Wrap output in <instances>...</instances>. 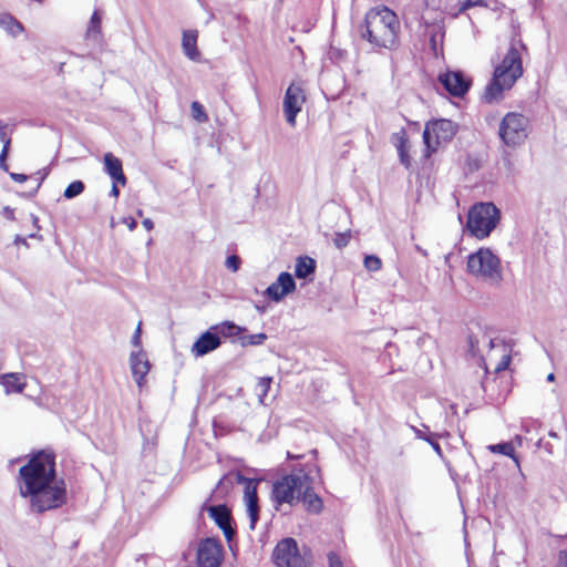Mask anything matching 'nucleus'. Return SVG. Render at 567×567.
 I'll list each match as a JSON object with an SVG mask.
<instances>
[{"mask_svg": "<svg viewBox=\"0 0 567 567\" xmlns=\"http://www.w3.org/2000/svg\"><path fill=\"white\" fill-rule=\"evenodd\" d=\"M212 330H214L217 336L221 334L223 337H237L241 334L246 329L235 324L233 321H224L221 323L212 326Z\"/></svg>", "mask_w": 567, "mask_h": 567, "instance_id": "nucleus-25", "label": "nucleus"}, {"mask_svg": "<svg viewBox=\"0 0 567 567\" xmlns=\"http://www.w3.org/2000/svg\"><path fill=\"white\" fill-rule=\"evenodd\" d=\"M517 45L524 48L520 42L512 43L503 61L495 68L493 79L484 92L487 103L499 101L505 90H509L523 74L522 56Z\"/></svg>", "mask_w": 567, "mask_h": 567, "instance_id": "nucleus-3", "label": "nucleus"}, {"mask_svg": "<svg viewBox=\"0 0 567 567\" xmlns=\"http://www.w3.org/2000/svg\"><path fill=\"white\" fill-rule=\"evenodd\" d=\"M306 102V94L300 83L292 82L286 90L284 97V114L290 126L296 125V117Z\"/></svg>", "mask_w": 567, "mask_h": 567, "instance_id": "nucleus-10", "label": "nucleus"}, {"mask_svg": "<svg viewBox=\"0 0 567 567\" xmlns=\"http://www.w3.org/2000/svg\"><path fill=\"white\" fill-rule=\"evenodd\" d=\"M364 267L369 271H378L382 267L381 259L375 255H368L364 257Z\"/></svg>", "mask_w": 567, "mask_h": 567, "instance_id": "nucleus-31", "label": "nucleus"}, {"mask_svg": "<svg viewBox=\"0 0 567 567\" xmlns=\"http://www.w3.org/2000/svg\"><path fill=\"white\" fill-rule=\"evenodd\" d=\"M287 455H288L289 458H301V455H293V454H291L289 452H288Z\"/></svg>", "mask_w": 567, "mask_h": 567, "instance_id": "nucleus-54", "label": "nucleus"}, {"mask_svg": "<svg viewBox=\"0 0 567 567\" xmlns=\"http://www.w3.org/2000/svg\"><path fill=\"white\" fill-rule=\"evenodd\" d=\"M3 214H4V216H6L8 219H11V220H13V219H14V212H13V209H12V208H10V207H8V206H7V207H4V208H3Z\"/></svg>", "mask_w": 567, "mask_h": 567, "instance_id": "nucleus-46", "label": "nucleus"}, {"mask_svg": "<svg viewBox=\"0 0 567 567\" xmlns=\"http://www.w3.org/2000/svg\"><path fill=\"white\" fill-rule=\"evenodd\" d=\"M271 382H272V378H270V377H262V378L258 379V382L256 385V393H257L259 403L264 404L265 398L268 394Z\"/></svg>", "mask_w": 567, "mask_h": 567, "instance_id": "nucleus-29", "label": "nucleus"}, {"mask_svg": "<svg viewBox=\"0 0 567 567\" xmlns=\"http://www.w3.org/2000/svg\"><path fill=\"white\" fill-rule=\"evenodd\" d=\"M504 163H505V166L507 169H511L512 168V162L509 158L505 157L504 158Z\"/></svg>", "mask_w": 567, "mask_h": 567, "instance_id": "nucleus-51", "label": "nucleus"}, {"mask_svg": "<svg viewBox=\"0 0 567 567\" xmlns=\"http://www.w3.org/2000/svg\"><path fill=\"white\" fill-rule=\"evenodd\" d=\"M296 289V281L291 274L284 271L280 272L277 280L272 282L265 291L264 295L275 301H281L287 295L293 292Z\"/></svg>", "mask_w": 567, "mask_h": 567, "instance_id": "nucleus-15", "label": "nucleus"}, {"mask_svg": "<svg viewBox=\"0 0 567 567\" xmlns=\"http://www.w3.org/2000/svg\"><path fill=\"white\" fill-rule=\"evenodd\" d=\"M329 567H343L341 558L333 551L328 554Z\"/></svg>", "mask_w": 567, "mask_h": 567, "instance_id": "nucleus-38", "label": "nucleus"}, {"mask_svg": "<svg viewBox=\"0 0 567 567\" xmlns=\"http://www.w3.org/2000/svg\"><path fill=\"white\" fill-rule=\"evenodd\" d=\"M316 270L315 259L308 256H300L296 260L295 275L297 278L306 279Z\"/></svg>", "mask_w": 567, "mask_h": 567, "instance_id": "nucleus-23", "label": "nucleus"}, {"mask_svg": "<svg viewBox=\"0 0 567 567\" xmlns=\"http://www.w3.org/2000/svg\"><path fill=\"white\" fill-rule=\"evenodd\" d=\"M130 368L137 386L142 389L144 385L145 377L151 369V363L143 350L131 352Z\"/></svg>", "mask_w": 567, "mask_h": 567, "instance_id": "nucleus-16", "label": "nucleus"}, {"mask_svg": "<svg viewBox=\"0 0 567 567\" xmlns=\"http://www.w3.org/2000/svg\"><path fill=\"white\" fill-rule=\"evenodd\" d=\"M10 177H11V179H13L17 183H23L29 178L28 175L19 174V173H10Z\"/></svg>", "mask_w": 567, "mask_h": 567, "instance_id": "nucleus-43", "label": "nucleus"}, {"mask_svg": "<svg viewBox=\"0 0 567 567\" xmlns=\"http://www.w3.org/2000/svg\"><path fill=\"white\" fill-rule=\"evenodd\" d=\"M225 264L228 269L236 272L240 267L241 260L238 256L231 255V256L227 257Z\"/></svg>", "mask_w": 567, "mask_h": 567, "instance_id": "nucleus-36", "label": "nucleus"}, {"mask_svg": "<svg viewBox=\"0 0 567 567\" xmlns=\"http://www.w3.org/2000/svg\"><path fill=\"white\" fill-rule=\"evenodd\" d=\"M351 238V231L347 230L344 233H337L333 238V244L338 249L344 248Z\"/></svg>", "mask_w": 567, "mask_h": 567, "instance_id": "nucleus-33", "label": "nucleus"}, {"mask_svg": "<svg viewBox=\"0 0 567 567\" xmlns=\"http://www.w3.org/2000/svg\"><path fill=\"white\" fill-rule=\"evenodd\" d=\"M140 334H141V324L137 326L136 331H135L134 336L132 337V343L135 347H140L141 346V337H140Z\"/></svg>", "mask_w": 567, "mask_h": 567, "instance_id": "nucleus-44", "label": "nucleus"}, {"mask_svg": "<svg viewBox=\"0 0 567 567\" xmlns=\"http://www.w3.org/2000/svg\"><path fill=\"white\" fill-rule=\"evenodd\" d=\"M85 189V185L82 181H74L68 185L65 188L63 196L66 199H73L74 197L81 195Z\"/></svg>", "mask_w": 567, "mask_h": 567, "instance_id": "nucleus-30", "label": "nucleus"}, {"mask_svg": "<svg viewBox=\"0 0 567 567\" xmlns=\"http://www.w3.org/2000/svg\"><path fill=\"white\" fill-rule=\"evenodd\" d=\"M47 175H48V172H44V173L38 172L32 176L38 182L37 186H35V190H38V188L40 187L42 182L45 179Z\"/></svg>", "mask_w": 567, "mask_h": 567, "instance_id": "nucleus-42", "label": "nucleus"}, {"mask_svg": "<svg viewBox=\"0 0 567 567\" xmlns=\"http://www.w3.org/2000/svg\"><path fill=\"white\" fill-rule=\"evenodd\" d=\"M400 22L386 7L373 8L365 13L360 34L374 47L391 49L396 43Z\"/></svg>", "mask_w": 567, "mask_h": 567, "instance_id": "nucleus-2", "label": "nucleus"}, {"mask_svg": "<svg viewBox=\"0 0 567 567\" xmlns=\"http://www.w3.org/2000/svg\"><path fill=\"white\" fill-rule=\"evenodd\" d=\"M29 237H30V238H35V237H37V235H35V234H30V235H29Z\"/></svg>", "mask_w": 567, "mask_h": 567, "instance_id": "nucleus-57", "label": "nucleus"}, {"mask_svg": "<svg viewBox=\"0 0 567 567\" xmlns=\"http://www.w3.org/2000/svg\"><path fill=\"white\" fill-rule=\"evenodd\" d=\"M470 347H471V351L475 352V344H474V340L472 338L470 339Z\"/></svg>", "mask_w": 567, "mask_h": 567, "instance_id": "nucleus-53", "label": "nucleus"}, {"mask_svg": "<svg viewBox=\"0 0 567 567\" xmlns=\"http://www.w3.org/2000/svg\"><path fill=\"white\" fill-rule=\"evenodd\" d=\"M116 184L117 183L113 182L112 189H111V195L114 197H118V195H120V189Z\"/></svg>", "mask_w": 567, "mask_h": 567, "instance_id": "nucleus-48", "label": "nucleus"}, {"mask_svg": "<svg viewBox=\"0 0 567 567\" xmlns=\"http://www.w3.org/2000/svg\"><path fill=\"white\" fill-rule=\"evenodd\" d=\"M7 125L0 121V141L3 143L2 148H7L9 151L11 140L6 133Z\"/></svg>", "mask_w": 567, "mask_h": 567, "instance_id": "nucleus-37", "label": "nucleus"}, {"mask_svg": "<svg viewBox=\"0 0 567 567\" xmlns=\"http://www.w3.org/2000/svg\"><path fill=\"white\" fill-rule=\"evenodd\" d=\"M546 380H547L548 382H553V381L555 380V374H554V373H549V374L547 375Z\"/></svg>", "mask_w": 567, "mask_h": 567, "instance_id": "nucleus-52", "label": "nucleus"}, {"mask_svg": "<svg viewBox=\"0 0 567 567\" xmlns=\"http://www.w3.org/2000/svg\"><path fill=\"white\" fill-rule=\"evenodd\" d=\"M31 219H32L33 225L39 229L40 227L38 226V221H39L38 217L35 215L31 214Z\"/></svg>", "mask_w": 567, "mask_h": 567, "instance_id": "nucleus-50", "label": "nucleus"}, {"mask_svg": "<svg viewBox=\"0 0 567 567\" xmlns=\"http://www.w3.org/2000/svg\"><path fill=\"white\" fill-rule=\"evenodd\" d=\"M237 482L245 485L244 498L246 503L247 515L249 517V528L254 530L259 519V505L257 496V485L259 481L247 478L239 474L237 475Z\"/></svg>", "mask_w": 567, "mask_h": 567, "instance_id": "nucleus-13", "label": "nucleus"}, {"mask_svg": "<svg viewBox=\"0 0 567 567\" xmlns=\"http://www.w3.org/2000/svg\"><path fill=\"white\" fill-rule=\"evenodd\" d=\"M221 341L219 336L212 330V327L205 331L192 346V353L195 357H204L209 352L216 350L220 346Z\"/></svg>", "mask_w": 567, "mask_h": 567, "instance_id": "nucleus-17", "label": "nucleus"}, {"mask_svg": "<svg viewBox=\"0 0 567 567\" xmlns=\"http://www.w3.org/2000/svg\"><path fill=\"white\" fill-rule=\"evenodd\" d=\"M14 243L16 244L25 245V246L28 245L27 239L24 237L20 236V235L16 236Z\"/></svg>", "mask_w": 567, "mask_h": 567, "instance_id": "nucleus-49", "label": "nucleus"}, {"mask_svg": "<svg viewBox=\"0 0 567 567\" xmlns=\"http://www.w3.org/2000/svg\"><path fill=\"white\" fill-rule=\"evenodd\" d=\"M277 567H309V559L301 554L293 538L281 539L274 549Z\"/></svg>", "mask_w": 567, "mask_h": 567, "instance_id": "nucleus-9", "label": "nucleus"}, {"mask_svg": "<svg viewBox=\"0 0 567 567\" xmlns=\"http://www.w3.org/2000/svg\"><path fill=\"white\" fill-rule=\"evenodd\" d=\"M303 485L301 489L300 501L305 504L308 512L319 514L323 508V502L312 488V477L308 474L307 478H303Z\"/></svg>", "mask_w": 567, "mask_h": 567, "instance_id": "nucleus-19", "label": "nucleus"}, {"mask_svg": "<svg viewBox=\"0 0 567 567\" xmlns=\"http://www.w3.org/2000/svg\"><path fill=\"white\" fill-rule=\"evenodd\" d=\"M122 221L131 231L134 230L137 226V221L133 217H124Z\"/></svg>", "mask_w": 567, "mask_h": 567, "instance_id": "nucleus-41", "label": "nucleus"}, {"mask_svg": "<svg viewBox=\"0 0 567 567\" xmlns=\"http://www.w3.org/2000/svg\"><path fill=\"white\" fill-rule=\"evenodd\" d=\"M223 560V547L213 539L206 538L198 544L196 561L198 567H219Z\"/></svg>", "mask_w": 567, "mask_h": 567, "instance_id": "nucleus-12", "label": "nucleus"}, {"mask_svg": "<svg viewBox=\"0 0 567 567\" xmlns=\"http://www.w3.org/2000/svg\"><path fill=\"white\" fill-rule=\"evenodd\" d=\"M209 516L214 519L217 526L223 530L225 537L230 540L235 535L231 527L230 511L226 505H216L208 508Z\"/></svg>", "mask_w": 567, "mask_h": 567, "instance_id": "nucleus-18", "label": "nucleus"}, {"mask_svg": "<svg viewBox=\"0 0 567 567\" xmlns=\"http://www.w3.org/2000/svg\"><path fill=\"white\" fill-rule=\"evenodd\" d=\"M411 429L414 431V433H415V435H416V437H417V439H420V440H424V441H427V440H429V437H430V436H427V435H426L423 431H421L420 429H416L415 426H412Z\"/></svg>", "mask_w": 567, "mask_h": 567, "instance_id": "nucleus-45", "label": "nucleus"}, {"mask_svg": "<svg viewBox=\"0 0 567 567\" xmlns=\"http://www.w3.org/2000/svg\"><path fill=\"white\" fill-rule=\"evenodd\" d=\"M529 121L520 113H507L498 128V136L504 145L515 148L522 145L528 136Z\"/></svg>", "mask_w": 567, "mask_h": 567, "instance_id": "nucleus-6", "label": "nucleus"}, {"mask_svg": "<svg viewBox=\"0 0 567 567\" xmlns=\"http://www.w3.org/2000/svg\"><path fill=\"white\" fill-rule=\"evenodd\" d=\"M416 248H417V250L422 251V254H423L424 256L426 255V251H423V250L421 249V247H416Z\"/></svg>", "mask_w": 567, "mask_h": 567, "instance_id": "nucleus-56", "label": "nucleus"}, {"mask_svg": "<svg viewBox=\"0 0 567 567\" xmlns=\"http://www.w3.org/2000/svg\"><path fill=\"white\" fill-rule=\"evenodd\" d=\"M564 556H565V560L563 563V567H567V554H565Z\"/></svg>", "mask_w": 567, "mask_h": 567, "instance_id": "nucleus-55", "label": "nucleus"}, {"mask_svg": "<svg viewBox=\"0 0 567 567\" xmlns=\"http://www.w3.org/2000/svg\"><path fill=\"white\" fill-rule=\"evenodd\" d=\"M466 271L484 284L497 286L503 280L499 257L489 248H480L467 256Z\"/></svg>", "mask_w": 567, "mask_h": 567, "instance_id": "nucleus-4", "label": "nucleus"}, {"mask_svg": "<svg viewBox=\"0 0 567 567\" xmlns=\"http://www.w3.org/2000/svg\"><path fill=\"white\" fill-rule=\"evenodd\" d=\"M308 474L303 471L286 475L280 481L274 484L272 497L277 504H290L292 505L296 501H300L301 489L305 487L303 478H307Z\"/></svg>", "mask_w": 567, "mask_h": 567, "instance_id": "nucleus-8", "label": "nucleus"}, {"mask_svg": "<svg viewBox=\"0 0 567 567\" xmlns=\"http://www.w3.org/2000/svg\"><path fill=\"white\" fill-rule=\"evenodd\" d=\"M0 27H2L12 37H18L24 30L22 23L8 13H0Z\"/></svg>", "mask_w": 567, "mask_h": 567, "instance_id": "nucleus-24", "label": "nucleus"}, {"mask_svg": "<svg viewBox=\"0 0 567 567\" xmlns=\"http://www.w3.org/2000/svg\"><path fill=\"white\" fill-rule=\"evenodd\" d=\"M439 82L442 86L455 97H463L472 85V79L462 71H445L439 74Z\"/></svg>", "mask_w": 567, "mask_h": 567, "instance_id": "nucleus-11", "label": "nucleus"}, {"mask_svg": "<svg viewBox=\"0 0 567 567\" xmlns=\"http://www.w3.org/2000/svg\"><path fill=\"white\" fill-rule=\"evenodd\" d=\"M266 339H267V336L262 332L256 333V334H250V336L244 337L241 339V344L243 346H258V344L264 343V341Z\"/></svg>", "mask_w": 567, "mask_h": 567, "instance_id": "nucleus-32", "label": "nucleus"}, {"mask_svg": "<svg viewBox=\"0 0 567 567\" xmlns=\"http://www.w3.org/2000/svg\"><path fill=\"white\" fill-rule=\"evenodd\" d=\"M474 7H487L486 0H464L461 2L458 11L454 14L455 17Z\"/></svg>", "mask_w": 567, "mask_h": 567, "instance_id": "nucleus-34", "label": "nucleus"}, {"mask_svg": "<svg viewBox=\"0 0 567 567\" xmlns=\"http://www.w3.org/2000/svg\"><path fill=\"white\" fill-rule=\"evenodd\" d=\"M101 22L102 17L97 10L93 12L91 16L87 30H86V37L89 39H97V37L101 34Z\"/></svg>", "mask_w": 567, "mask_h": 567, "instance_id": "nucleus-28", "label": "nucleus"}, {"mask_svg": "<svg viewBox=\"0 0 567 567\" xmlns=\"http://www.w3.org/2000/svg\"><path fill=\"white\" fill-rule=\"evenodd\" d=\"M426 442L432 446V449L439 456H443L441 445L432 436H430Z\"/></svg>", "mask_w": 567, "mask_h": 567, "instance_id": "nucleus-40", "label": "nucleus"}, {"mask_svg": "<svg viewBox=\"0 0 567 567\" xmlns=\"http://www.w3.org/2000/svg\"><path fill=\"white\" fill-rule=\"evenodd\" d=\"M198 32L196 30H185L182 38V48L184 54L192 61H199L200 52L197 49Z\"/></svg>", "mask_w": 567, "mask_h": 567, "instance_id": "nucleus-21", "label": "nucleus"}, {"mask_svg": "<svg viewBox=\"0 0 567 567\" xmlns=\"http://www.w3.org/2000/svg\"><path fill=\"white\" fill-rule=\"evenodd\" d=\"M392 143L395 145L400 162L409 168L411 166V158L409 155V140L406 136V132L404 130H401L398 133H394L392 135Z\"/></svg>", "mask_w": 567, "mask_h": 567, "instance_id": "nucleus-22", "label": "nucleus"}, {"mask_svg": "<svg viewBox=\"0 0 567 567\" xmlns=\"http://www.w3.org/2000/svg\"><path fill=\"white\" fill-rule=\"evenodd\" d=\"M488 450L492 453H499L511 457L515 462L516 466L519 468V460L515 454V449L512 442H503L498 444L488 445Z\"/></svg>", "mask_w": 567, "mask_h": 567, "instance_id": "nucleus-26", "label": "nucleus"}, {"mask_svg": "<svg viewBox=\"0 0 567 567\" xmlns=\"http://www.w3.org/2000/svg\"><path fill=\"white\" fill-rule=\"evenodd\" d=\"M456 127L454 122L446 118L427 122L423 132L425 157H430L442 143L450 142L456 133Z\"/></svg>", "mask_w": 567, "mask_h": 567, "instance_id": "nucleus-7", "label": "nucleus"}, {"mask_svg": "<svg viewBox=\"0 0 567 567\" xmlns=\"http://www.w3.org/2000/svg\"><path fill=\"white\" fill-rule=\"evenodd\" d=\"M511 347L502 338H492L488 340L487 358L489 361L497 360L495 371L501 372L508 368L511 362Z\"/></svg>", "mask_w": 567, "mask_h": 567, "instance_id": "nucleus-14", "label": "nucleus"}, {"mask_svg": "<svg viewBox=\"0 0 567 567\" xmlns=\"http://www.w3.org/2000/svg\"><path fill=\"white\" fill-rule=\"evenodd\" d=\"M143 226L147 229V230H152L154 228V223L150 219V218H145L143 220Z\"/></svg>", "mask_w": 567, "mask_h": 567, "instance_id": "nucleus-47", "label": "nucleus"}, {"mask_svg": "<svg viewBox=\"0 0 567 567\" xmlns=\"http://www.w3.org/2000/svg\"><path fill=\"white\" fill-rule=\"evenodd\" d=\"M105 172L110 175L113 182L122 185L126 184V177L123 173L122 162L112 153L104 155Z\"/></svg>", "mask_w": 567, "mask_h": 567, "instance_id": "nucleus-20", "label": "nucleus"}, {"mask_svg": "<svg viewBox=\"0 0 567 567\" xmlns=\"http://www.w3.org/2000/svg\"><path fill=\"white\" fill-rule=\"evenodd\" d=\"M501 218L499 209L493 203H478L467 214L466 229L477 239H484L496 228Z\"/></svg>", "mask_w": 567, "mask_h": 567, "instance_id": "nucleus-5", "label": "nucleus"}, {"mask_svg": "<svg viewBox=\"0 0 567 567\" xmlns=\"http://www.w3.org/2000/svg\"><path fill=\"white\" fill-rule=\"evenodd\" d=\"M192 112L195 120L198 122H205L207 120V115L204 112V109L200 103L193 102L192 103Z\"/></svg>", "mask_w": 567, "mask_h": 567, "instance_id": "nucleus-35", "label": "nucleus"}, {"mask_svg": "<svg viewBox=\"0 0 567 567\" xmlns=\"http://www.w3.org/2000/svg\"><path fill=\"white\" fill-rule=\"evenodd\" d=\"M0 382L6 388L7 393H10L11 391L22 392L24 388L23 384L19 383L18 377L13 373L2 375L0 378Z\"/></svg>", "mask_w": 567, "mask_h": 567, "instance_id": "nucleus-27", "label": "nucleus"}, {"mask_svg": "<svg viewBox=\"0 0 567 567\" xmlns=\"http://www.w3.org/2000/svg\"><path fill=\"white\" fill-rule=\"evenodd\" d=\"M8 153H9V151H7V148H2V151L0 153V168L4 172H8V169H9L8 164H7Z\"/></svg>", "mask_w": 567, "mask_h": 567, "instance_id": "nucleus-39", "label": "nucleus"}, {"mask_svg": "<svg viewBox=\"0 0 567 567\" xmlns=\"http://www.w3.org/2000/svg\"><path fill=\"white\" fill-rule=\"evenodd\" d=\"M19 489L22 497H30L32 511L43 513L61 507L66 502L63 480L56 478L55 455L39 451L19 471Z\"/></svg>", "mask_w": 567, "mask_h": 567, "instance_id": "nucleus-1", "label": "nucleus"}]
</instances>
